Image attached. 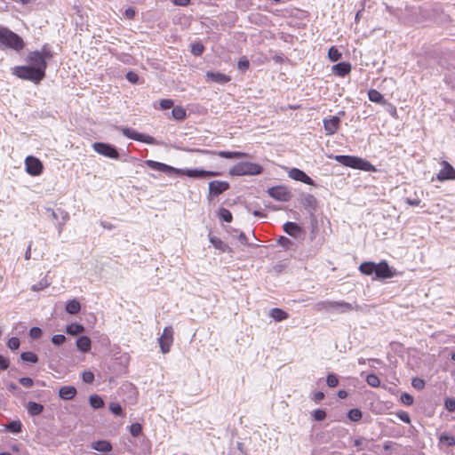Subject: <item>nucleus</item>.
Segmentation results:
<instances>
[{"mask_svg":"<svg viewBox=\"0 0 455 455\" xmlns=\"http://www.w3.org/2000/svg\"><path fill=\"white\" fill-rule=\"evenodd\" d=\"M145 163L149 168L153 170L166 172L169 174L175 173L177 175H186L191 178H209L216 177L219 175V172L212 171H204L199 169H176L172 166L153 160H147Z\"/></svg>","mask_w":455,"mask_h":455,"instance_id":"f257e3e1","label":"nucleus"},{"mask_svg":"<svg viewBox=\"0 0 455 455\" xmlns=\"http://www.w3.org/2000/svg\"><path fill=\"white\" fill-rule=\"evenodd\" d=\"M0 44L16 52L21 51L25 46L23 39L18 34L3 27L0 28Z\"/></svg>","mask_w":455,"mask_h":455,"instance_id":"f03ea898","label":"nucleus"},{"mask_svg":"<svg viewBox=\"0 0 455 455\" xmlns=\"http://www.w3.org/2000/svg\"><path fill=\"white\" fill-rule=\"evenodd\" d=\"M263 167L258 164L251 162H240L235 164L230 170L231 176H254L261 174Z\"/></svg>","mask_w":455,"mask_h":455,"instance_id":"7ed1b4c3","label":"nucleus"},{"mask_svg":"<svg viewBox=\"0 0 455 455\" xmlns=\"http://www.w3.org/2000/svg\"><path fill=\"white\" fill-rule=\"evenodd\" d=\"M12 74L19 78L34 82L35 84L40 83L44 77L31 66H17L12 68Z\"/></svg>","mask_w":455,"mask_h":455,"instance_id":"20e7f679","label":"nucleus"},{"mask_svg":"<svg viewBox=\"0 0 455 455\" xmlns=\"http://www.w3.org/2000/svg\"><path fill=\"white\" fill-rule=\"evenodd\" d=\"M335 159L339 164L352 168L361 169L368 171L371 167V164L363 160L362 158L356 157V156H336Z\"/></svg>","mask_w":455,"mask_h":455,"instance_id":"39448f33","label":"nucleus"},{"mask_svg":"<svg viewBox=\"0 0 455 455\" xmlns=\"http://www.w3.org/2000/svg\"><path fill=\"white\" fill-rule=\"evenodd\" d=\"M30 66L33 67L44 78L47 61L39 51L31 52L28 56Z\"/></svg>","mask_w":455,"mask_h":455,"instance_id":"423d86ee","label":"nucleus"},{"mask_svg":"<svg viewBox=\"0 0 455 455\" xmlns=\"http://www.w3.org/2000/svg\"><path fill=\"white\" fill-rule=\"evenodd\" d=\"M121 131H122V133L124 134V136H125L126 138H129V139L140 141V142H144V143H147L149 145L156 144V139L153 138L152 136L140 133L132 128L123 127V128H121Z\"/></svg>","mask_w":455,"mask_h":455,"instance_id":"0eeeda50","label":"nucleus"},{"mask_svg":"<svg viewBox=\"0 0 455 455\" xmlns=\"http://www.w3.org/2000/svg\"><path fill=\"white\" fill-rule=\"evenodd\" d=\"M93 149L107 157L112 158V159H118L119 158V153L116 149V148L111 144L103 143V142H95L92 145Z\"/></svg>","mask_w":455,"mask_h":455,"instance_id":"6e6552de","label":"nucleus"},{"mask_svg":"<svg viewBox=\"0 0 455 455\" xmlns=\"http://www.w3.org/2000/svg\"><path fill=\"white\" fill-rule=\"evenodd\" d=\"M158 342L161 352L167 354L173 342V329L172 326H167L164 329L162 336L158 339Z\"/></svg>","mask_w":455,"mask_h":455,"instance_id":"1a4fd4ad","label":"nucleus"},{"mask_svg":"<svg viewBox=\"0 0 455 455\" xmlns=\"http://www.w3.org/2000/svg\"><path fill=\"white\" fill-rule=\"evenodd\" d=\"M267 194L274 199L281 202H288L291 198V194L284 186L272 187L267 189Z\"/></svg>","mask_w":455,"mask_h":455,"instance_id":"9d476101","label":"nucleus"},{"mask_svg":"<svg viewBox=\"0 0 455 455\" xmlns=\"http://www.w3.org/2000/svg\"><path fill=\"white\" fill-rule=\"evenodd\" d=\"M25 164L27 172L32 176H37L43 172L44 166L42 162L35 156H27L25 159Z\"/></svg>","mask_w":455,"mask_h":455,"instance_id":"9b49d317","label":"nucleus"},{"mask_svg":"<svg viewBox=\"0 0 455 455\" xmlns=\"http://www.w3.org/2000/svg\"><path fill=\"white\" fill-rule=\"evenodd\" d=\"M190 151L193 152H201L204 154H210V155H217L223 158H228V159H235V158H243V157H250V155L244 152H239V151H211V150H204V149H191Z\"/></svg>","mask_w":455,"mask_h":455,"instance_id":"f8f14e48","label":"nucleus"},{"mask_svg":"<svg viewBox=\"0 0 455 455\" xmlns=\"http://www.w3.org/2000/svg\"><path fill=\"white\" fill-rule=\"evenodd\" d=\"M228 188H229L228 182L221 181V180H212L209 183L208 198L211 199L212 196H218L220 194L227 191Z\"/></svg>","mask_w":455,"mask_h":455,"instance_id":"ddd939ff","label":"nucleus"},{"mask_svg":"<svg viewBox=\"0 0 455 455\" xmlns=\"http://www.w3.org/2000/svg\"><path fill=\"white\" fill-rule=\"evenodd\" d=\"M360 308L361 307L355 303L351 304L344 300L332 301V310L331 312H334L337 314H344L350 312L352 310H359Z\"/></svg>","mask_w":455,"mask_h":455,"instance_id":"4468645a","label":"nucleus"},{"mask_svg":"<svg viewBox=\"0 0 455 455\" xmlns=\"http://www.w3.org/2000/svg\"><path fill=\"white\" fill-rule=\"evenodd\" d=\"M443 169L437 174V180L440 181L447 180H455V169L446 161H443Z\"/></svg>","mask_w":455,"mask_h":455,"instance_id":"2eb2a0df","label":"nucleus"},{"mask_svg":"<svg viewBox=\"0 0 455 455\" xmlns=\"http://www.w3.org/2000/svg\"><path fill=\"white\" fill-rule=\"evenodd\" d=\"M340 119L338 116H331L323 119V127L327 135H332L337 132L339 128Z\"/></svg>","mask_w":455,"mask_h":455,"instance_id":"dca6fc26","label":"nucleus"},{"mask_svg":"<svg viewBox=\"0 0 455 455\" xmlns=\"http://www.w3.org/2000/svg\"><path fill=\"white\" fill-rule=\"evenodd\" d=\"M375 275L377 278H391L394 276V272L387 261L383 260L376 264Z\"/></svg>","mask_w":455,"mask_h":455,"instance_id":"f3484780","label":"nucleus"},{"mask_svg":"<svg viewBox=\"0 0 455 455\" xmlns=\"http://www.w3.org/2000/svg\"><path fill=\"white\" fill-rule=\"evenodd\" d=\"M289 177L307 185L314 184V180L306 172L297 168H292L289 172Z\"/></svg>","mask_w":455,"mask_h":455,"instance_id":"a211bd4d","label":"nucleus"},{"mask_svg":"<svg viewBox=\"0 0 455 455\" xmlns=\"http://www.w3.org/2000/svg\"><path fill=\"white\" fill-rule=\"evenodd\" d=\"M205 77L206 81L220 84H224L230 81V76L220 72L208 71L205 74Z\"/></svg>","mask_w":455,"mask_h":455,"instance_id":"6ab92c4d","label":"nucleus"},{"mask_svg":"<svg viewBox=\"0 0 455 455\" xmlns=\"http://www.w3.org/2000/svg\"><path fill=\"white\" fill-rule=\"evenodd\" d=\"M351 71V65L348 62H339L332 67V72L339 76H345Z\"/></svg>","mask_w":455,"mask_h":455,"instance_id":"aec40b11","label":"nucleus"},{"mask_svg":"<svg viewBox=\"0 0 455 455\" xmlns=\"http://www.w3.org/2000/svg\"><path fill=\"white\" fill-rule=\"evenodd\" d=\"M76 393V389L73 386H64L59 389V395L63 400L73 399Z\"/></svg>","mask_w":455,"mask_h":455,"instance_id":"412c9836","label":"nucleus"},{"mask_svg":"<svg viewBox=\"0 0 455 455\" xmlns=\"http://www.w3.org/2000/svg\"><path fill=\"white\" fill-rule=\"evenodd\" d=\"M76 344L77 348L84 353L89 352L91 350L92 341L87 336H80L76 339Z\"/></svg>","mask_w":455,"mask_h":455,"instance_id":"4be33fe9","label":"nucleus"},{"mask_svg":"<svg viewBox=\"0 0 455 455\" xmlns=\"http://www.w3.org/2000/svg\"><path fill=\"white\" fill-rule=\"evenodd\" d=\"M92 448L100 452H108L112 450V445L108 441L100 440L93 442Z\"/></svg>","mask_w":455,"mask_h":455,"instance_id":"5701e85b","label":"nucleus"},{"mask_svg":"<svg viewBox=\"0 0 455 455\" xmlns=\"http://www.w3.org/2000/svg\"><path fill=\"white\" fill-rule=\"evenodd\" d=\"M28 412L31 416H36L43 412L44 405L36 402H28L26 405Z\"/></svg>","mask_w":455,"mask_h":455,"instance_id":"b1692460","label":"nucleus"},{"mask_svg":"<svg viewBox=\"0 0 455 455\" xmlns=\"http://www.w3.org/2000/svg\"><path fill=\"white\" fill-rule=\"evenodd\" d=\"M283 230L286 234L294 237L301 232V228L298 224L290 221L283 225Z\"/></svg>","mask_w":455,"mask_h":455,"instance_id":"393cba45","label":"nucleus"},{"mask_svg":"<svg viewBox=\"0 0 455 455\" xmlns=\"http://www.w3.org/2000/svg\"><path fill=\"white\" fill-rule=\"evenodd\" d=\"M359 270L366 275L375 274L376 264L374 262H363L360 265Z\"/></svg>","mask_w":455,"mask_h":455,"instance_id":"a878e982","label":"nucleus"},{"mask_svg":"<svg viewBox=\"0 0 455 455\" xmlns=\"http://www.w3.org/2000/svg\"><path fill=\"white\" fill-rule=\"evenodd\" d=\"M66 331L69 335H78L84 331V327L80 323H73L67 326Z\"/></svg>","mask_w":455,"mask_h":455,"instance_id":"bb28decb","label":"nucleus"},{"mask_svg":"<svg viewBox=\"0 0 455 455\" xmlns=\"http://www.w3.org/2000/svg\"><path fill=\"white\" fill-rule=\"evenodd\" d=\"M81 309V305L76 299L69 300L66 305V311L70 315H76Z\"/></svg>","mask_w":455,"mask_h":455,"instance_id":"cd10ccee","label":"nucleus"},{"mask_svg":"<svg viewBox=\"0 0 455 455\" xmlns=\"http://www.w3.org/2000/svg\"><path fill=\"white\" fill-rule=\"evenodd\" d=\"M270 316L275 321L280 322L288 318V314L281 308H273L270 311Z\"/></svg>","mask_w":455,"mask_h":455,"instance_id":"c85d7f7f","label":"nucleus"},{"mask_svg":"<svg viewBox=\"0 0 455 455\" xmlns=\"http://www.w3.org/2000/svg\"><path fill=\"white\" fill-rule=\"evenodd\" d=\"M314 309L316 311H327L331 312L332 310V301L331 300H325V301H319L316 302L314 305Z\"/></svg>","mask_w":455,"mask_h":455,"instance_id":"c756f323","label":"nucleus"},{"mask_svg":"<svg viewBox=\"0 0 455 455\" xmlns=\"http://www.w3.org/2000/svg\"><path fill=\"white\" fill-rule=\"evenodd\" d=\"M172 116L176 120H184L187 116L186 109L180 106L173 107L172 110Z\"/></svg>","mask_w":455,"mask_h":455,"instance_id":"7c9ffc66","label":"nucleus"},{"mask_svg":"<svg viewBox=\"0 0 455 455\" xmlns=\"http://www.w3.org/2000/svg\"><path fill=\"white\" fill-rule=\"evenodd\" d=\"M210 242L218 250L221 251H226L228 249V246L221 241L219 237L210 235Z\"/></svg>","mask_w":455,"mask_h":455,"instance_id":"2f4dec72","label":"nucleus"},{"mask_svg":"<svg viewBox=\"0 0 455 455\" xmlns=\"http://www.w3.org/2000/svg\"><path fill=\"white\" fill-rule=\"evenodd\" d=\"M302 203L305 207L309 208L310 210H315L316 206V199L311 194H307L303 196Z\"/></svg>","mask_w":455,"mask_h":455,"instance_id":"473e14b6","label":"nucleus"},{"mask_svg":"<svg viewBox=\"0 0 455 455\" xmlns=\"http://www.w3.org/2000/svg\"><path fill=\"white\" fill-rule=\"evenodd\" d=\"M369 100L376 103H384L385 100L383 95L375 89H371L368 92Z\"/></svg>","mask_w":455,"mask_h":455,"instance_id":"72a5a7b5","label":"nucleus"},{"mask_svg":"<svg viewBox=\"0 0 455 455\" xmlns=\"http://www.w3.org/2000/svg\"><path fill=\"white\" fill-rule=\"evenodd\" d=\"M6 429L13 434L21 432L22 424L20 420H12L5 426Z\"/></svg>","mask_w":455,"mask_h":455,"instance_id":"f704fd0d","label":"nucleus"},{"mask_svg":"<svg viewBox=\"0 0 455 455\" xmlns=\"http://www.w3.org/2000/svg\"><path fill=\"white\" fill-rule=\"evenodd\" d=\"M90 405L94 409H100L104 406L102 398L98 395H92L89 398Z\"/></svg>","mask_w":455,"mask_h":455,"instance_id":"c9c22d12","label":"nucleus"},{"mask_svg":"<svg viewBox=\"0 0 455 455\" xmlns=\"http://www.w3.org/2000/svg\"><path fill=\"white\" fill-rule=\"evenodd\" d=\"M277 243L285 250H293L296 245L294 242L285 236H280Z\"/></svg>","mask_w":455,"mask_h":455,"instance_id":"e433bc0d","label":"nucleus"},{"mask_svg":"<svg viewBox=\"0 0 455 455\" xmlns=\"http://www.w3.org/2000/svg\"><path fill=\"white\" fill-rule=\"evenodd\" d=\"M20 358L24 362L36 363L38 362V356L33 352H22Z\"/></svg>","mask_w":455,"mask_h":455,"instance_id":"4c0bfd02","label":"nucleus"},{"mask_svg":"<svg viewBox=\"0 0 455 455\" xmlns=\"http://www.w3.org/2000/svg\"><path fill=\"white\" fill-rule=\"evenodd\" d=\"M439 442L441 443L446 444L447 446H454L455 437L443 433L439 436Z\"/></svg>","mask_w":455,"mask_h":455,"instance_id":"58836bf2","label":"nucleus"},{"mask_svg":"<svg viewBox=\"0 0 455 455\" xmlns=\"http://www.w3.org/2000/svg\"><path fill=\"white\" fill-rule=\"evenodd\" d=\"M218 215L220 219L226 222H231L233 220L231 212L226 208H220Z\"/></svg>","mask_w":455,"mask_h":455,"instance_id":"ea45409f","label":"nucleus"},{"mask_svg":"<svg viewBox=\"0 0 455 455\" xmlns=\"http://www.w3.org/2000/svg\"><path fill=\"white\" fill-rule=\"evenodd\" d=\"M58 212H60V216L61 217V222L58 223V231H59V234L60 235L62 232V227L65 225V223L69 219V215L67 212H65L64 210H61V209H58Z\"/></svg>","mask_w":455,"mask_h":455,"instance_id":"a19ab883","label":"nucleus"},{"mask_svg":"<svg viewBox=\"0 0 455 455\" xmlns=\"http://www.w3.org/2000/svg\"><path fill=\"white\" fill-rule=\"evenodd\" d=\"M362 416V411L359 409H351L347 412V417L352 421H359Z\"/></svg>","mask_w":455,"mask_h":455,"instance_id":"79ce46f5","label":"nucleus"},{"mask_svg":"<svg viewBox=\"0 0 455 455\" xmlns=\"http://www.w3.org/2000/svg\"><path fill=\"white\" fill-rule=\"evenodd\" d=\"M328 57L331 61H338L341 58V53L336 47L331 46L328 51Z\"/></svg>","mask_w":455,"mask_h":455,"instance_id":"37998d69","label":"nucleus"},{"mask_svg":"<svg viewBox=\"0 0 455 455\" xmlns=\"http://www.w3.org/2000/svg\"><path fill=\"white\" fill-rule=\"evenodd\" d=\"M366 382L372 387H378L380 385V380L375 374H368L366 376Z\"/></svg>","mask_w":455,"mask_h":455,"instance_id":"c03bdc74","label":"nucleus"},{"mask_svg":"<svg viewBox=\"0 0 455 455\" xmlns=\"http://www.w3.org/2000/svg\"><path fill=\"white\" fill-rule=\"evenodd\" d=\"M204 51V46L201 43L197 42V43L191 44V52L195 56L202 55Z\"/></svg>","mask_w":455,"mask_h":455,"instance_id":"a18cd8bd","label":"nucleus"},{"mask_svg":"<svg viewBox=\"0 0 455 455\" xmlns=\"http://www.w3.org/2000/svg\"><path fill=\"white\" fill-rule=\"evenodd\" d=\"M49 282L46 279H42L37 283L32 285L31 290L34 291H39L49 286Z\"/></svg>","mask_w":455,"mask_h":455,"instance_id":"49530a36","label":"nucleus"},{"mask_svg":"<svg viewBox=\"0 0 455 455\" xmlns=\"http://www.w3.org/2000/svg\"><path fill=\"white\" fill-rule=\"evenodd\" d=\"M109 410L110 411L116 415V416H122L123 415V409L121 405L118 403H109Z\"/></svg>","mask_w":455,"mask_h":455,"instance_id":"de8ad7c7","label":"nucleus"},{"mask_svg":"<svg viewBox=\"0 0 455 455\" xmlns=\"http://www.w3.org/2000/svg\"><path fill=\"white\" fill-rule=\"evenodd\" d=\"M141 431H142V427L140 423H133L130 427V433L134 437L140 435Z\"/></svg>","mask_w":455,"mask_h":455,"instance_id":"09e8293b","label":"nucleus"},{"mask_svg":"<svg viewBox=\"0 0 455 455\" xmlns=\"http://www.w3.org/2000/svg\"><path fill=\"white\" fill-rule=\"evenodd\" d=\"M20 341L17 337H12L7 342V346L12 350H17L20 347Z\"/></svg>","mask_w":455,"mask_h":455,"instance_id":"8fccbe9b","label":"nucleus"},{"mask_svg":"<svg viewBox=\"0 0 455 455\" xmlns=\"http://www.w3.org/2000/svg\"><path fill=\"white\" fill-rule=\"evenodd\" d=\"M82 379H83L84 382H85L87 384H91L94 380V374L91 371H84L82 373Z\"/></svg>","mask_w":455,"mask_h":455,"instance_id":"3c124183","label":"nucleus"},{"mask_svg":"<svg viewBox=\"0 0 455 455\" xmlns=\"http://www.w3.org/2000/svg\"><path fill=\"white\" fill-rule=\"evenodd\" d=\"M250 63L246 57H242L237 63V67L241 71H245L249 68Z\"/></svg>","mask_w":455,"mask_h":455,"instance_id":"603ef678","label":"nucleus"},{"mask_svg":"<svg viewBox=\"0 0 455 455\" xmlns=\"http://www.w3.org/2000/svg\"><path fill=\"white\" fill-rule=\"evenodd\" d=\"M412 387L417 390H421L425 387V381L419 378H414L411 381Z\"/></svg>","mask_w":455,"mask_h":455,"instance_id":"864d4df0","label":"nucleus"},{"mask_svg":"<svg viewBox=\"0 0 455 455\" xmlns=\"http://www.w3.org/2000/svg\"><path fill=\"white\" fill-rule=\"evenodd\" d=\"M313 416L315 420L322 421L326 418V411L322 409H317V410L314 411Z\"/></svg>","mask_w":455,"mask_h":455,"instance_id":"5fc2aeb1","label":"nucleus"},{"mask_svg":"<svg viewBox=\"0 0 455 455\" xmlns=\"http://www.w3.org/2000/svg\"><path fill=\"white\" fill-rule=\"evenodd\" d=\"M326 382L330 387H335L339 384V379L336 375L331 373L327 376Z\"/></svg>","mask_w":455,"mask_h":455,"instance_id":"6e6d98bb","label":"nucleus"},{"mask_svg":"<svg viewBox=\"0 0 455 455\" xmlns=\"http://www.w3.org/2000/svg\"><path fill=\"white\" fill-rule=\"evenodd\" d=\"M413 397L408 393H403L401 395V402L405 405H411L413 403Z\"/></svg>","mask_w":455,"mask_h":455,"instance_id":"4d7b16f0","label":"nucleus"},{"mask_svg":"<svg viewBox=\"0 0 455 455\" xmlns=\"http://www.w3.org/2000/svg\"><path fill=\"white\" fill-rule=\"evenodd\" d=\"M65 340L66 337L62 334H55L52 337V342L57 346L63 344Z\"/></svg>","mask_w":455,"mask_h":455,"instance_id":"13d9d810","label":"nucleus"},{"mask_svg":"<svg viewBox=\"0 0 455 455\" xmlns=\"http://www.w3.org/2000/svg\"><path fill=\"white\" fill-rule=\"evenodd\" d=\"M174 102L172 100L164 99L160 100V108L162 109H169L173 108Z\"/></svg>","mask_w":455,"mask_h":455,"instance_id":"bf43d9fd","label":"nucleus"},{"mask_svg":"<svg viewBox=\"0 0 455 455\" xmlns=\"http://www.w3.org/2000/svg\"><path fill=\"white\" fill-rule=\"evenodd\" d=\"M29 336L32 339H39L42 336V330L39 327H32L29 331Z\"/></svg>","mask_w":455,"mask_h":455,"instance_id":"052dcab7","label":"nucleus"},{"mask_svg":"<svg viewBox=\"0 0 455 455\" xmlns=\"http://www.w3.org/2000/svg\"><path fill=\"white\" fill-rule=\"evenodd\" d=\"M19 382L25 387H31L34 385V381L29 377H22L19 379Z\"/></svg>","mask_w":455,"mask_h":455,"instance_id":"680f3d73","label":"nucleus"},{"mask_svg":"<svg viewBox=\"0 0 455 455\" xmlns=\"http://www.w3.org/2000/svg\"><path fill=\"white\" fill-rule=\"evenodd\" d=\"M444 406L447 411H455V399L454 398H447L444 402Z\"/></svg>","mask_w":455,"mask_h":455,"instance_id":"e2e57ef3","label":"nucleus"},{"mask_svg":"<svg viewBox=\"0 0 455 455\" xmlns=\"http://www.w3.org/2000/svg\"><path fill=\"white\" fill-rule=\"evenodd\" d=\"M125 76H126V79L129 82H131L132 84H137L140 80L139 76L135 72H132V71H129Z\"/></svg>","mask_w":455,"mask_h":455,"instance_id":"0e129e2a","label":"nucleus"},{"mask_svg":"<svg viewBox=\"0 0 455 455\" xmlns=\"http://www.w3.org/2000/svg\"><path fill=\"white\" fill-rule=\"evenodd\" d=\"M40 52L44 55V60L46 61H47V60H51L52 58V52L46 45H44L42 48V51Z\"/></svg>","mask_w":455,"mask_h":455,"instance_id":"69168bd1","label":"nucleus"},{"mask_svg":"<svg viewBox=\"0 0 455 455\" xmlns=\"http://www.w3.org/2000/svg\"><path fill=\"white\" fill-rule=\"evenodd\" d=\"M9 359L0 355V370H6L9 367Z\"/></svg>","mask_w":455,"mask_h":455,"instance_id":"338daca9","label":"nucleus"},{"mask_svg":"<svg viewBox=\"0 0 455 455\" xmlns=\"http://www.w3.org/2000/svg\"><path fill=\"white\" fill-rule=\"evenodd\" d=\"M398 417H399V419H400L402 421H403V422H405V423H410V422H411L410 416H409V414H408L407 412H405V411H402V412L398 413Z\"/></svg>","mask_w":455,"mask_h":455,"instance_id":"774afa93","label":"nucleus"}]
</instances>
